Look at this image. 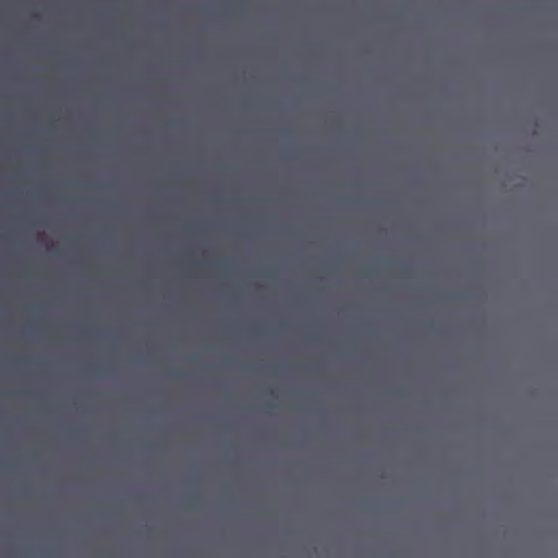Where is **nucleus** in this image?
<instances>
[{
    "label": "nucleus",
    "instance_id": "f257e3e1",
    "mask_svg": "<svg viewBox=\"0 0 558 558\" xmlns=\"http://www.w3.org/2000/svg\"><path fill=\"white\" fill-rule=\"evenodd\" d=\"M265 276L271 277L272 274L271 272H267V274H265Z\"/></svg>",
    "mask_w": 558,
    "mask_h": 558
}]
</instances>
